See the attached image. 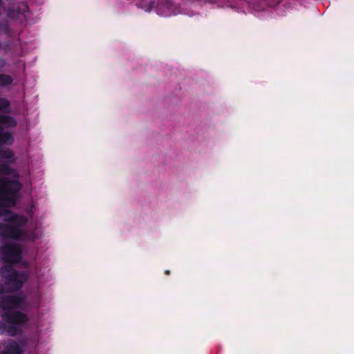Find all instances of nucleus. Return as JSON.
Instances as JSON below:
<instances>
[{
	"mask_svg": "<svg viewBox=\"0 0 354 354\" xmlns=\"http://www.w3.org/2000/svg\"><path fill=\"white\" fill-rule=\"evenodd\" d=\"M165 274L168 275V274H170V271L167 270L165 271Z\"/></svg>",
	"mask_w": 354,
	"mask_h": 354,
	"instance_id": "nucleus-15",
	"label": "nucleus"
},
{
	"mask_svg": "<svg viewBox=\"0 0 354 354\" xmlns=\"http://www.w3.org/2000/svg\"><path fill=\"white\" fill-rule=\"evenodd\" d=\"M1 3H2V0H0V6L1 5Z\"/></svg>",
	"mask_w": 354,
	"mask_h": 354,
	"instance_id": "nucleus-16",
	"label": "nucleus"
},
{
	"mask_svg": "<svg viewBox=\"0 0 354 354\" xmlns=\"http://www.w3.org/2000/svg\"><path fill=\"white\" fill-rule=\"evenodd\" d=\"M22 248L15 243H8L0 249V255L3 261L9 263H17L21 259Z\"/></svg>",
	"mask_w": 354,
	"mask_h": 354,
	"instance_id": "nucleus-7",
	"label": "nucleus"
},
{
	"mask_svg": "<svg viewBox=\"0 0 354 354\" xmlns=\"http://www.w3.org/2000/svg\"><path fill=\"white\" fill-rule=\"evenodd\" d=\"M28 218L23 214H13L6 218L7 223H0V236L15 241L34 243L39 238L37 226L24 227Z\"/></svg>",
	"mask_w": 354,
	"mask_h": 354,
	"instance_id": "nucleus-1",
	"label": "nucleus"
},
{
	"mask_svg": "<svg viewBox=\"0 0 354 354\" xmlns=\"http://www.w3.org/2000/svg\"><path fill=\"white\" fill-rule=\"evenodd\" d=\"M13 156L14 153L10 149L3 148L0 146V159H10Z\"/></svg>",
	"mask_w": 354,
	"mask_h": 354,
	"instance_id": "nucleus-10",
	"label": "nucleus"
},
{
	"mask_svg": "<svg viewBox=\"0 0 354 354\" xmlns=\"http://www.w3.org/2000/svg\"><path fill=\"white\" fill-rule=\"evenodd\" d=\"M0 274L5 283L0 285V294L15 292L21 289L26 280L25 275L7 265L0 269Z\"/></svg>",
	"mask_w": 354,
	"mask_h": 354,
	"instance_id": "nucleus-3",
	"label": "nucleus"
},
{
	"mask_svg": "<svg viewBox=\"0 0 354 354\" xmlns=\"http://www.w3.org/2000/svg\"><path fill=\"white\" fill-rule=\"evenodd\" d=\"M21 297L16 295L0 297V316L3 321L12 324H24L28 321L27 315L21 312L13 311L21 304Z\"/></svg>",
	"mask_w": 354,
	"mask_h": 354,
	"instance_id": "nucleus-2",
	"label": "nucleus"
},
{
	"mask_svg": "<svg viewBox=\"0 0 354 354\" xmlns=\"http://www.w3.org/2000/svg\"><path fill=\"white\" fill-rule=\"evenodd\" d=\"M13 80L9 75L0 73V86H6L12 84Z\"/></svg>",
	"mask_w": 354,
	"mask_h": 354,
	"instance_id": "nucleus-11",
	"label": "nucleus"
},
{
	"mask_svg": "<svg viewBox=\"0 0 354 354\" xmlns=\"http://www.w3.org/2000/svg\"><path fill=\"white\" fill-rule=\"evenodd\" d=\"M2 26L4 27L5 30H8V24H4Z\"/></svg>",
	"mask_w": 354,
	"mask_h": 354,
	"instance_id": "nucleus-14",
	"label": "nucleus"
},
{
	"mask_svg": "<svg viewBox=\"0 0 354 354\" xmlns=\"http://www.w3.org/2000/svg\"><path fill=\"white\" fill-rule=\"evenodd\" d=\"M16 324L6 321L0 322V333L6 334L10 337L16 336L21 332V329Z\"/></svg>",
	"mask_w": 354,
	"mask_h": 354,
	"instance_id": "nucleus-8",
	"label": "nucleus"
},
{
	"mask_svg": "<svg viewBox=\"0 0 354 354\" xmlns=\"http://www.w3.org/2000/svg\"><path fill=\"white\" fill-rule=\"evenodd\" d=\"M1 48V44L0 43V48Z\"/></svg>",
	"mask_w": 354,
	"mask_h": 354,
	"instance_id": "nucleus-17",
	"label": "nucleus"
},
{
	"mask_svg": "<svg viewBox=\"0 0 354 354\" xmlns=\"http://www.w3.org/2000/svg\"><path fill=\"white\" fill-rule=\"evenodd\" d=\"M6 65V62L5 59L0 58V68L5 67Z\"/></svg>",
	"mask_w": 354,
	"mask_h": 354,
	"instance_id": "nucleus-13",
	"label": "nucleus"
},
{
	"mask_svg": "<svg viewBox=\"0 0 354 354\" xmlns=\"http://www.w3.org/2000/svg\"><path fill=\"white\" fill-rule=\"evenodd\" d=\"M10 107V102L6 98H0V111H6ZM17 122L10 115L0 114V145H12L14 142L12 135L4 131V127H14Z\"/></svg>",
	"mask_w": 354,
	"mask_h": 354,
	"instance_id": "nucleus-5",
	"label": "nucleus"
},
{
	"mask_svg": "<svg viewBox=\"0 0 354 354\" xmlns=\"http://www.w3.org/2000/svg\"><path fill=\"white\" fill-rule=\"evenodd\" d=\"M0 184L3 185L7 190L10 189L12 190L18 186L17 192L19 193L22 187L17 171L4 162L0 163Z\"/></svg>",
	"mask_w": 354,
	"mask_h": 354,
	"instance_id": "nucleus-6",
	"label": "nucleus"
},
{
	"mask_svg": "<svg viewBox=\"0 0 354 354\" xmlns=\"http://www.w3.org/2000/svg\"><path fill=\"white\" fill-rule=\"evenodd\" d=\"M5 188L3 185L0 184V218H3L4 221L6 218L13 214H18L8 208L15 206L19 197V193L17 192L18 186L12 190L11 189L7 190Z\"/></svg>",
	"mask_w": 354,
	"mask_h": 354,
	"instance_id": "nucleus-4",
	"label": "nucleus"
},
{
	"mask_svg": "<svg viewBox=\"0 0 354 354\" xmlns=\"http://www.w3.org/2000/svg\"><path fill=\"white\" fill-rule=\"evenodd\" d=\"M26 212L30 217L33 216L35 212V207L33 203H31L29 206L26 208Z\"/></svg>",
	"mask_w": 354,
	"mask_h": 354,
	"instance_id": "nucleus-12",
	"label": "nucleus"
},
{
	"mask_svg": "<svg viewBox=\"0 0 354 354\" xmlns=\"http://www.w3.org/2000/svg\"><path fill=\"white\" fill-rule=\"evenodd\" d=\"M23 350L19 345V344L13 340L9 342L3 351L0 354H21Z\"/></svg>",
	"mask_w": 354,
	"mask_h": 354,
	"instance_id": "nucleus-9",
	"label": "nucleus"
}]
</instances>
